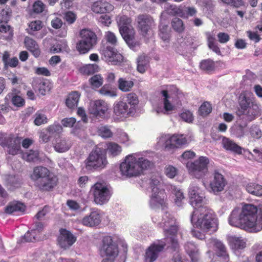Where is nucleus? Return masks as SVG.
<instances>
[{
  "label": "nucleus",
  "instance_id": "1",
  "mask_svg": "<svg viewBox=\"0 0 262 262\" xmlns=\"http://www.w3.org/2000/svg\"><path fill=\"white\" fill-rule=\"evenodd\" d=\"M160 225L164 228L166 242L161 241L152 244L145 253V259L146 262L154 261L157 258L159 253L164 249L166 243H170L171 248L174 250H177L179 248L178 242L176 238L178 226L176 225L174 217L166 211Z\"/></svg>",
  "mask_w": 262,
  "mask_h": 262
},
{
  "label": "nucleus",
  "instance_id": "2",
  "mask_svg": "<svg viewBox=\"0 0 262 262\" xmlns=\"http://www.w3.org/2000/svg\"><path fill=\"white\" fill-rule=\"evenodd\" d=\"M239 108L237 112L238 117V126L241 129V135H244L243 129L248 124L255 119L260 113L259 106L257 104L254 98L251 96V93L244 91L241 93L238 97Z\"/></svg>",
  "mask_w": 262,
  "mask_h": 262
},
{
  "label": "nucleus",
  "instance_id": "3",
  "mask_svg": "<svg viewBox=\"0 0 262 262\" xmlns=\"http://www.w3.org/2000/svg\"><path fill=\"white\" fill-rule=\"evenodd\" d=\"M257 208L252 204H245L241 209L236 208L231 212L228 222L230 225L255 232L257 223Z\"/></svg>",
  "mask_w": 262,
  "mask_h": 262
},
{
  "label": "nucleus",
  "instance_id": "4",
  "mask_svg": "<svg viewBox=\"0 0 262 262\" xmlns=\"http://www.w3.org/2000/svg\"><path fill=\"white\" fill-rule=\"evenodd\" d=\"M190 220L194 227L203 232L215 231L217 230V219L214 212L205 205L194 208Z\"/></svg>",
  "mask_w": 262,
  "mask_h": 262
},
{
  "label": "nucleus",
  "instance_id": "5",
  "mask_svg": "<svg viewBox=\"0 0 262 262\" xmlns=\"http://www.w3.org/2000/svg\"><path fill=\"white\" fill-rule=\"evenodd\" d=\"M30 178L34 187L42 192L53 191L58 183L57 177L42 166L35 167Z\"/></svg>",
  "mask_w": 262,
  "mask_h": 262
},
{
  "label": "nucleus",
  "instance_id": "6",
  "mask_svg": "<svg viewBox=\"0 0 262 262\" xmlns=\"http://www.w3.org/2000/svg\"><path fill=\"white\" fill-rule=\"evenodd\" d=\"M120 33L126 43L132 49L140 46V42L135 40V32L131 25V19L127 16H118L116 18Z\"/></svg>",
  "mask_w": 262,
  "mask_h": 262
},
{
  "label": "nucleus",
  "instance_id": "7",
  "mask_svg": "<svg viewBox=\"0 0 262 262\" xmlns=\"http://www.w3.org/2000/svg\"><path fill=\"white\" fill-rule=\"evenodd\" d=\"M108 164L106 154L103 149L96 146L85 160V168L88 170L102 169Z\"/></svg>",
  "mask_w": 262,
  "mask_h": 262
},
{
  "label": "nucleus",
  "instance_id": "8",
  "mask_svg": "<svg viewBox=\"0 0 262 262\" xmlns=\"http://www.w3.org/2000/svg\"><path fill=\"white\" fill-rule=\"evenodd\" d=\"M191 141V137L184 134L167 135L161 136L160 139V142L168 151L186 145Z\"/></svg>",
  "mask_w": 262,
  "mask_h": 262
},
{
  "label": "nucleus",
  "instance_id": "9",
  "mask_svg": "<svg viewBox=\"0 0 262 262\" xmlns=\"http://www.w3.org/2000/svg\"><path fill=\"white\" fill-rule=\"evenodd\" d=\"M80 40L77 43L76 49L80 54H85L96 44L97 36L90 30L84 29L80 32Z\"/></svg>",
  "mask_w": 262,
  "mask_h": 262
},
{
  "label": "nucleus",
  "instance_id": "10",
  "mask_svg": "<svg viewBox=\"0 0 262 262\" xmlns=\"http://www.w3.org/2000/svg\"><path fill=\"white\" fill-rule=\"evenodd\" d=\"M209 164V159L207 157L201 156L193 162H187L186 167L192 176L201 179L207 174Z\"/></svg>",
  "mask_w": 262,
  "mask_h": 262
},
{
  "label": "nucleus",
  "instance_id": "11",
  "mask_svg": "<svg viewBox=\"0 0 262 262\" xmlns=\"http://www.w3.org/2000/svg\"><path fill=\"white\" fill-rule=\"evenodd\" d=\"M161 179L159 176H152L150 179V186L152 193L149 202L151 208L155 209L162 206L164 203L163 193L161 189Z\"/></svg>",
  "mask_w": 262,
  "mask_h": 262
},
{
  "label": "nucleus",
  "instance_id": "12",
  "mask_svg": "<svg viewBox=\"0 0 262 262\" xmlns=\"http://www.w3.org/2000/svg\"><path fill=\"white\" fill-rule=\"evenodd\" d=\"M123 175L131 177L140 174V168L138 164L137 154H133L126 157L120 166Z\"/></svg>",
  "mask_w": 262,
  "mask_h": 262
},
{
  "label": "nucleus",
  "instance_id": "13",
  "mask_svg": "<svg viewBox=\"0 0 262 262\" xmlns=\"http://www.w3.org/2000/svg\"><path fill=\"white\" fill-rule=\"evenodd\" d=\"M91 191L93 193L95 203L100 205L106 203L111 196L110 190L101 183H95L92 186Z\"/></svg>",
  "mask_w": 262,
  "mask_h": 262
},
{
  "label": "nucleus",
  "instance_id": "14",
  "mask_svg": "<svg viewBox=\"0 0 262 262\" xmlns=\"http://www.w3.org/2000/svg\"><path fill=\"white\" fill-rule=\"evenodd\" d=\"M89 111L96 117L104 118L110 114V105L103 100H96L90 102Z\"/></svg>",
  "mask_w": 262,
  "mask_h": 262
},
{
  "label": "nucleus",
  "instance_id": "15",
  "mask_svg": "<svg viewBox=\"0 0 262 262\" xmlns=\"http://www.w3.org/2000/svg\"><path fill=\"white\" fill-rule=\"evenodd\" d=\"M101 252L107 257V258L114 259L118 254L117 245L113 241L112 237L106 236L102 239Z\"/></svg>",
  "mask_w": 262,
  "mask_h": 262
},
{
  "label": "nucleus",
  "instance_id": "16",
  "mask_svg": "<svg viewBox=\"0 0 262 262\" xmlns=\"http://www.w3.org/2000/svg\"><path fill=\"white\" fill-rule=\"evenodd\" d=\"M212 175L213 179L209 183L210 192L215 195H218L224 190L227 184V181L224 177L217 170H214Z\"/></svg>",
  "mask_w": 262,
  "mask_h": 262
},
{
  "label": "nucleus",
  "instance_id": "17",
  "mask_svg": "<svg viewBox=\"0 0 262 262\" xmlns=\"http://www.w3.org/2000/svg\"><path fill=\"white\" fill-rule=\"evenodd\" d=\"M102 55L105 60L112 64H117L123 61L122 55L118 53L116 50L111 46L104 47L102 50Z\"/></svg>",
  "mask_w": 262,
  "mask_h": 262
},
{
  "label": "nucleus",
  "instance_id": "18",
  "mask_svg": "<svg viewBox=\"0 0 262 262\" xmlns=\"http://www.w3.org/2000/svg\"><path fill=\"white\" fill-rule=\"evenodd\" d=\"M198 187L191 186L189 189L190 203L194 208L201 207L206 204L207 200L203 195L198 193Z\"/></svg>",
  "mask_w": 262,
  "mask_h": 262
},
{
  "label": "nucleus",
  "instance_id": "19",
  "mask_svg": "<svg viewBox=\"0 0 262 262\" xmlns=\"http://www.w3.org/2000/svg\"><path fill=\"white\" fill-rule=\"evenodd\" d=\"M60 246L63 249L70 247L76 241V237L69 230H60V235L58 238Z\"/></svg>",
  "mask_w": 262,
  "mask_h": 262
},
{
  "label": "nucleus",
  "instance_id": "20",
  "mask_svg": "<svg viewBox=\"0 0 262 262\" xmlns=\"http://www.w3.org/2000/svg\"><path fill=\"white\" fill-rule=\"evenodd\" d=\"M137 22L138 27L143 36H146L147 34L154 24V19L151 16L144 14L138 16Z\"/></svg>",
  "mask_w": 262,
  "mask_h": 262
},
{
  "label": "nucleus",
  "instance_id": "21",
  "mask_svg": "<svg viewBox=\"0 0 262 262\" xmlns=\"http://www.w3.org/2000/svg\"><path fill=\"white\" fill-rule=\"evenodd\" d=\"M114 114L116 119H121L130 113V108L126 102L117 101L114 104Z\"/></svg>",
  "mask_w": 262,
  "mask_h": 262
},
{
  "label": "nucleus",
  "instance_id": "22",
  "mask_svg": "<svg viewBox=\"0 0 262 262\" xmlns=\"http://www.w3.org/2000/svg\"><path fill=\"white\" fill-rule=\"evenodd\" d=\"M101 222V215L98 210H93L89 215L84 216L82 221L83 225L94 227L98 225Z\"/></svg>",
  "mask_w": 262,
  "mask_h": 262
},
{
  "label": "nucleus",
  "instance_id": "23",
  "mask_svg": "<svg viewBox=\"0 0 262 262\" xmlns=\"http://www.w3.org/2000/svg\"><path fill=\"white\" fill-rule=\"evenodd\" d=\"M113 9V6L112 5L102 0L95 2L92 7V11L96 13H105Z\"/></svg>",
  "mask_w": 262,
  "mask_h": 262
},
{
  "label": "nucleus",
  "instance_id": "24",
  "mask_svg": "<svg viewBox=\"0 0 262 262\" xmlns=\"http://www.w3.org/2000/svg\"><path fill=\"white\" fill-rule=\"evenodd\" d=\"M210 243L215 247L217 255L222 258L225 261H228L229 256L224 244L221 241L216 239H210Z\"/></svg>",
  "mask_w": 262,
  "mask_h": 262
},
{
  "label": "nucleus",
  "instance_id": "25",
  "mask_svg": "<svg viewBox=\"0 0 262 262\" xmlns=\"http://www.w3.org/2000/svg\"><path fill=\"white\" fill-rule=\"evenodd\" d=\"M222 144L223 147L227 150L237 154L242 153V148L233 140L224 137L222 139Z\"/></svg>",
  "mask_w": 262,
  "mask_h": 262
},
{
  "label": "nucleus",
  "instance_id": "26",
  "mask_svg": "<svg viewBox=\"0 0 262 262\" xmlns=\"http://www.w3.org/2000/svg\"><path fill=\"white\" fill-rule=\"evenodd\" d=\"M6 144L5 147L8 148V152L9 154L15 155L18 153L20 150V139L16 138L14 135L12 136V138Z\"/></svg>",
  "mask_w": 262,
  "mask_h": 262
},
{
  "label": "nucleus",
  "instance_id": "27",
  "mask_svg": "<svg viewBox=\"0 0 262 262\" xmlns=\"http://www.w3.org/2000/svg\"><path fill=\"white\" fill-rule=\"evenodd\" d=\"M71 147V142L69 140L62 138L56 139L54 145L55 150L59 153L67 151Z\"/></svg>",
  "mask_w": 262,
  "mask_h": 262
},
{
  "label": "nucleus",
  "instance_id": "28",
  "mask_svg": "<svg viewBox=\"0 0 262 262\" xmlns=\"http://www.w3.org/2000/svg\"><path fill=\"white\" fill-rule=\"evenodd\" d=\"M24 43L26 48L35 57H37L40 54L38 45L35 40L29 37H26Z\"/></svg>",
  "mask_w": 262,
  "mask_h": 262
},
{
  "label": "nucleus",
  "instance_id": "29",
  "mask_svg": "<svg viewBox=\"0 0 262 262\" xmlns=\"http://www.w3.org/2000/svg\"><path fill=\"white\" fill-rule=\"evenodd\" d=\"M185 249L193 262L198 259L199 251L196 246L192 242H188L185 245Z\"/></svg>",
  "mask_w": 262,
  "mask_h": 262
},
{
  "label": "nucleus",
  "instance_id": "30",
  "mask_svg": "<svg viewBox=\"0 0 262 262\" xmlns=\"http://www.w3.org/2000/svg\"><path fill=\"white\" fill-rule=\"evenodd\" d=\"M80 94L77 92H73L70 93L66 99V105L70 109H74L77 106Z\"/></svg>",
  "mask_w": 262,
  "mask_h": 262
},
{
  "label": "nucleus",
  "instance_id": "31",
  "mask_svg": "<svg viewBox=\"0 0 262 262\" xmlns=\"http://www.w3.org/2000/svg\"><path fill=\"white\" fill-rule=\"evenodd\" d=\"M194 40V37H192L189 36H187L184 38L183 37L179 38L178 42L180 43V47H177V52L180 54H183V51L186 50V47L187 46H192Z\"/></svg>",
  "mask_w": 262,
  "mask_h": 262
},
{
  "label": "nucleus",
  "instance_id": "32",
  "mask_svg": "<svg viewBox=\"0 0 262 262\" xmlns=\"http://www.w3.org/2000/svg\"><path fill=\"white\" fill-rule=\"evenodd\" d=\"M134 85V83L132 80L127 79L125 78H120L118 80V87L123 92L130 91Z\"/></svg>",
  "mask_w": 262,
  "mask_h": 262
},
{
  "label": "nucleus",
  "instance_id": "33",
  "mask_svg": "<svg viewBox=\"0 0 262 262\" xmlns=\"http://www.w3.org/2000/svg\"><path fill=\"white\" fill-rule=\"evenodd\" d=\"M105 147L108 154L112 157H116L120 155L122 151L121 147L115 142H107Z\"/></svg>",
  "mask_w": 262,
  "mask_h": 262
},
{
  "label": "nucleus",
  "instance_id": "34",
  "mask_svg": "<svg viewBox=\"0 0 262 262\" xmlns=\"http://www.w3.org/2000/svg\"><path fill=\"white\" fill-rule=\"evenodd\" d=\"M149 62L147 56L143 54L139 56L137 59V70L141 73H144L148 67Z\"/></svg>",
  "mask_w": 262,
  "mask_h": 262
},
{
  "label": "nucleus",
  "instance_id": "35",
  "mask_svg": "<svg viewBox=\"0 0 262 262\" xmlns=\"http://www.w3.org/2000/svg\"><path fill=\"white\" fill-rule=\"evenodd\" d=\"M25 210V206L19 202H13L9 204L6 207L5 212L11 214L15 211L24 212Z\"/></svg>",
  "mask_w": 262,
  "mask_h": 262
},
{
  "label": "nucleus",
  "instance_id": "36",
  "mask_svg": "<svg viewBox=\"0 0 262 262\" xmlns=\"http://www.w3.org/2000/svg\"><path fill=\"white\" fill-rule=\"evenodd\" d=\"M246 189L249 193L256 196H262L261 185L255 183H249L247 185Z\"/></svg>",
  "mask_w": 262,
  "mask_h": 262
},
{
  "label": "nucleus",
  "instance_id": "37",
  "mask_svg": "<svg viewBox=\"0 0 262 262\" xmlns=\"http://www.w3.org/2000/svg\"><path fill=\"white\" fill-rule=\"evenodd\" d=\"M230 243L232 248L235 250L243 249L246 247V242L241 237H232Z\"/></svg>",
  "mask_w": 262,
  "mask_h": 262
},
{
  "label": "nucleus",
  "instance_id": "38",
  "mask_svg": "<svg viewBox=\"0 0 262 262\" xmlns=\"http://www.w3.org/2000/svg\"><path fill=\"white\" fill-rule=\"evenodd\" d=\"M163 96L164 97L163 99L164 114H169L170 112L174 110L175 107L169 101V95L167 91L163 90L161 92Z\"/></svg>",
  "mask_w": 262,
  "mask_h": 262
},
{
  "label": "nucleus",
  "instance_id": "39",
  "mask_svg": "<svg viewBox=\"0 0 262 262\" xmlns=\"http://www.w3.org/2000/svg\"><path fill=\"white\" fill-rule=\"evenodd\" d=\"M215 37L212 35L208 34H207V42L208 46L210 49L212 50L214 52L216 53L217 55H221V52L218 44L215 41Z\"/></svg>",
  "mask_w": 262,
  "mask_h": 262
},
{
  "label": "nucleus",
  "instance_id": "40",
  "mask_svg": "<svg viewBox=\"0 0 262 262\" xmlns=\"http://www.w3.org/2000/svg\"><path fill=\"white\" fill-rule=\"evenodd\" d=\"M160 37L165 42H169L170 39V31L167 25H161L159 26Z\"/></svg>",
  "mask_w": 262,
  "mask_h": 262
},
{
  "label": "nucleus",
  "instance_id": "41",
  "mask_svg": "<svg viewBox=\"0 0 262 262\" xmlns=\"http://www.w3.org/2000/svg\"><path fill=\"white\" fill-rule=\"evenodd\" d=\"M201 69L207 72H210L215 68L214 62L210 59L202 60L200 64Z\"/></svg>",
  "mask_w": 262,
  "mask_h": 262
},
{
  "label": "nucleus",
  "instance_id": "42",
  "mask_svg": "<svg viewBox=\"0 0 262 262\" xmlns=\"http://www.w3.org/2000/svg\"><path fill=\"white\" fill-rule=\"evenodd\" d=\"M97 133L99 136L104 139L109 138L113 136V133L108 126H100L98 128Z\"/></svg>",
  "mask_w": 262,
  "mask_h": 262
},
{
  "label": "nucleus",
  "instance_id": "43",
  "mask_svg": "<svg viewBox=\"0 0 262 262\" xmlns=\"http://www.w3.org/2000/svg\"><path fill=\"white\" fill-rule=\"evenodd\" d=\"M137 161L138 165L140 168V174L143 170L149 168L153 165V163L150 161L143 157L139 158L137 156Z\"/></svg>",
  "mask_w": 262,
  "mask_h": 262
},
{
  "label": "nucleus",
  "instance_id": "44",
  "mask_svg": "<svg viewBox=\"0 0 262 262\" xmlns=\"http://www.w3.org/2000/svg\"><path fill=\"white\" fill-rule=\"evenodd\" d=\"M171 26L173 30L178 33L183 32L185 29L183 21L178 17H174L172 19Z\"/></svg>",
  "mask_w": 262,
  "mask_h": 262
},
{
  "label": "nucleus",
  "instance_id": "45",
  "mask_svg": "<svg viewBox=\"0 0 262 262\" xmlns=\"http://www.w3.org/2000/svg\"><path fill=\"white\" fill-rule=\"evenodd\" d=\"M89 82L93 88H98L103 84V78L100 75L96 74L90 78Z\"/></svg>",
  "mask_w": 262,
  "mask_h": 262
},
{
  "label": "nucleus",
  "instance_id": "46",
  "mask_svg": "<svg viewBox=\"0 0 262 262\" xmlns=\"http://www.w3.org/2000/svg\"><path fill=\"white\" fill-rule=\"evenodd\" d=\"M98 92L101 95L108 97H115L117 95L116 91L111 90L110 89L109 86L107 84L104 85L100 90H98Z\"/></svg>",
  "mask_w": 262,
  "mask_h": 262
},
{
  "label": "nucleus",
  "instance_id": "47",
  "mask_svg": "<svg viewBox=\"0 0 262 262\" xmlns=\"http://www.w3.org/2000/svg\"><path fill=\"white\" fill-rule=\"evenodd\" d=\"M212 111V106L210 103L205 102L203 103L199 108V113L202 116H207Z\"/></svg>",
  "mask_w": 262,
  "mask_h": 262
},
{
  "label": "nucleus",
  "instance_id": "48",
  "mask_svg": "<svg viewBox=\"0 0 262 262\" xmlns=\"http://www.w3.org/2000/svg\"><path fill=\"white\" fill-rule=\"evenodd\" d=\"M34 117L35 119L34 122L36 125L39 126L48 122V119L46 116L39 112H36Z\"/></svg>",
  "mask_w": 262,
  "mask_h": 262
},
{
  "label": "nucleus",
  "instance_id": "49",
  "mask_svg": "<svg viewBox=\"0 0 262 262\" xmlns=\"http://www.w3.org/2000/svg\"><path fill=\"white\" fill-rule=\"evenodd\" d=\"M11 13V10L9 7L2 8L0 7V21L7 23Z\"/></svg>",
  "mask_w": 262,
  "mask_h": 262
},
{
  "label": "nucleus",
  "instance_id": "50",
  "mask_svg": "<svg viewBox=\"0 0 262 262\" xmlns=\"http://www.w3.org/2000/svg\"><path fill=\"white\" fill-rule=\"evenodd\" d=\"M99 67L96 64H89L84 66L81 71L86 75H91L98 71Z\"/></svg>",
  "mask_w": 262,
  "mask_h": 262
},
{
  "label": "nucleus",
  "instance_id": "51",
  "mask_svg": "<svg viewBox=\"0 0 262 262\" xmlns=\"http://www.w3.org/2000/svg\"><path fill=\"white\" fill-rule=\"evenodd\" d=\"M13 94H8L6 99H10L12 97V102L13 105L16 106H21L25 103L24 100L20 97L17 95L12 96Z\"/></svg>",
  "mask_w": 262,
  "mask_h": 262
},
{
  "label": "nucleus",
  "instance_id": "52",
  "mask_svg": "<svg viewBox=\"0 0 262 262\" xmlns=\"http://www.w3.org/2000/svg\"><path fill=\"white\" fill-rule=\"evenodd\" d=\"M0 32L2 33H8L9 35L7 39H10L13 36V30L7 23L0 21Z\"/></svg>",
  "mask_w": 262,
  "mask_h": 262
},
{
  "label": "nucleus",
  "instance_id": "53",
  "mask_svg": "<svg viewBox=\"0 0 262 262\" xmlns=\"http://www.w3.org/2000/svg\"><path fill=\"white\" fill-rule=\"evenodd\" d=\"M47 130L50 134H57L62 131V127L58 123H54L48 126Z\"/></svg>",
  "mask_w": 262,
  "mask_h": 262
},
{
  "label": "nucleus",
  "instance_id": "54",
  "mask_svg": "<svg viewBox=\"0 0 262 262\" xmlns=\"http://www.w3.org/2000/svg\"><path fill=\"white\" fill-rule=\"evenodd\" d=\"M174 194L175 195L176 198L174 199V202L178 206H181L182 204V201L184 199V196L183 195V192L181 190L178 189L177 188H174L173 190Z\"/></svg>",
  "mask_w": 262,
  "mask_h": 262
},
{
  "label": "nucleus",
  "instance_id": "55",
  "mask_svg": "<svg viewBox=\"0 0 262 262\" xmlns=\"http://www.w3.org/2000/svg\"><path fill=\"white\" fill-rule=\"evenodd\" d=\"M29 27L31 31L29 32L30 34H33L31 31H37L40 30L42 27V23L40 20H34L31 21Z\"/></svg>",
  "mask_w": 262,
  "mask_h": 262
},
{
  "label": "nucleus",
  "instance_id": "56",
  "mask_svg": "<svg viewBox=\"0 0 262 262\" xmlns=\"http://www.w3.org/2000/svg\"><path fill=\"white\" fill-rule=\"evenodd\" d=\"M46 5L40 1L35 2L33 5V10L36 13H40L43 11Z\"/></svg>",
  "mask_w": 262,
  "mask_h": 262
},
{
  "label": "nucleus",
  "instance_id": "57",
  "mask_svg": "<svg viewBox=\"0 0 262 262\" xmlns=\"http://www.w3.org/2000/svg\"><path fill=\"white\" fill-rule=\"evenodd\" d=\"M37 233H35L34 230H31L28 231L24 236V239L25 242H33L37 240Z\"/></svg>",
  "mask_w": 262,
  "mask_h": 262
},
{
  "label": "nucleus",
  "instance_id": "58",
  "mask_svg": "<svg viewBox=\"0 0 262 262\" xmlns=\"http://www.w3.org/2000/svg\"><path fill=\"white\" fill-rule=\"evenodd\" d=\"M64 19L69 24H73L76 19V15L72 11H68L64 13Z\"/></svg>",
  "mask_w": 262,
  "mask_h": 262
},
{
  "label": "nucleus",
  "instance_id": "59",
  "mask_svg": "<svg viewBox=\"0 0 262 262\" xmlns=\"http://www.w3.org/2000/svg\"><path fill=\"white\" fill-rule=\"evenodd\" d=\"M250 134L253 138L256 139L260 138L262 135L261 131L256 125L252 126L250 129Z\"/></svg>",
  "mask_w": 262,
  "mask_h": 262
},
{
  "label": "nucleus",
  "instance_id": "60",
  "mask_svg": "<svg viewBox=\"0 0 262 262\" xmlns=\"http://www.w3.org/2000/svg\"><path fill=\"white\" fill-rule=\"evenodd\" d=\"M126 101L127 104H129L131 106H135L138 103V99L137 95L135 93H129L127 95Z\"/></svg>",
  "mask_w": 262,
  "mask_h": 262
},
{
  "label": "nucleus",
  "instance_id": "61",
  "mask_svg": "<svg viewBox=\"0 0 262 262\" xmlns=\"http://www.w3.org/2000/svg\"><path fill=\"white\" fill-rule=\"evenodd\" d=\"M76 120L73 117L65 118L61 120L62 125L66 127H72L76 123Z\"/></svg>",
  "mask_w": 262,
  "mask_h": 262
},
{
  "label": "nucleus",
  "instance_id": "62",
  "mask_svg": "<svg viewBox=\"0 0 262 262\" xmlns=\"http://www.w3.org/2000/svg\"><path fill=\"white\" fill-rule=\"evenodd\" d=\"M39 152L37 150H30L27 154V161H35L38 159Z\"/></svg>",
  "mask_w": 262,
  "mask_h": 262
},
{
  "label": "nucleus",
  "instance_id": "63",
  "mask_svg": "<svg viewBox=\"0 0 262 262\" xmlns=\"http://www.w3.org/2000/svg\"><path fill=\"white\" fill-rule=\"evenodd\" d=\"M181 118L185 122H191L193 121V117L192 113L189 111H185L180 115Z\"/></svg>",
  "mask_w": 262,
  "mask_h": 262
},
{
  "label": "nucleus",
  "instance_id": "64",
  "mask_svg": "<svg viewBox=\"0 0 262 262\" xmlns=\"http://www.w3.org/2000/svg\"><path fill=\"white\" fill-rule=\"evenodd\" d=\"M246 34L250 40L253 41L254 43L258 42L261 39L259 35H258L256 32L248 31L246 32Z\"/></svg>",
  "mask_w": 262,
  "mask_h": 262
}]
</instances>
